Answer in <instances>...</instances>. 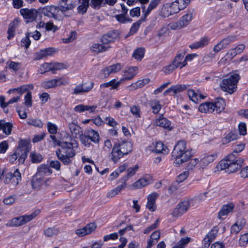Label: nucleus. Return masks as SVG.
I'll list each match as a JSON object with an SVG mask.
<instances>
[{"label": "nucleus", "mask_w": 248, "mask_h": 248, "mask_svg": "<svg viewBox=\"0 0 248 248\" xmlns=\"http://www.w3.org/2000/svg\"><path fill=\"white\" fill-rule=\"evenodd\" d=\"M160 1V0H152L146 10H145V6L142 7L144 10L145 16H147L153 9L156 8Z\"/></svg>", "instance_id": "a18cd8bd"}, {"label": "nucleus", "mask_w": 248, "mask_h": 248, "mask_svg": "<svg viewBox=\"0 0 248 248\" xmlns=\"http://www.w3.org/2000/svg\"><path fill=\"white\" fill-rule=\"evenodd\" d=\"M18 26V21L17 20H15L12 22H11L7 31L8 33V37L7 38L10 40L12 38H13L15 35V30L16 28Z\"/></svg>", "instance_id": "79ce46f5"}, {"label": "nucleus", "mask_w": 248, "mask_h": 248, "mask_svg": "<svg viewBox=\"0 0 248 248\" xmlns=\"http://www.w3.org/2000/svg\"><path fill=\"white\" fill-rule=\"evenodd\" d=\"M97 108V106L95 105H84L83 104H80L76 106L74 108V110L75 112H83L85 111H89L90 113H95L96 111V109Z\"/></svg>", "instance_id": "4be33fe9"}, {"label": "nucleus", "mask_w": 248, "mask_h": 248, "mask_svg": "<svg viewBox=\"0 0 248 248\" xmlns=\"http://www.w3.org/2000/svg\"><path fill=\"white\" fill-rule=\"evenodd\" d=\"M160 220L159 219H157L155 220V221L151 225L146 228L143 231V233L145 234H148L150 233L151 231L154 230L156 229L159 225Z\"/></svg>", "instance_id": "338daca9"}, {"label": "nucleus", "mask_w": 248, "mask_h": 248, "mask_svg": "<svg viewBox=\"0 0 248 248\" xmlns=\"http://www.w3.org/2000/svg\"><path fill=\"white\" fill-rule=\"evenodd\" d=\"M24 104L27 107H31L32 104L31 93L28 90L24 96Z\"/></svg>", "instance_id": "4d7b16f0"}, {"label": "nucleus", "mask_w": 248, "mask_h": 248, "mask_svg": "<svg viewBox=\"0 0 248 248\" xmlns=\"http://www.w3.org/2000/svg\"><path fill=\"white\" fill-rule=\"evenodd\" d=\"M150 81V78H146L141 80H139L137 82L133 83L131 84V86L135 89L140 88L143 87L145 85L149 83Z\"/></svg>", "instance_id": "864d4df0"}, {"label": "nucleus", "mask_w": 248, "mask_h": 248, "mask_svg": "<svg viewBox=\"0 0 248 248\" xmlns=\"http://www.w3.org/2000/svg\"><path fill=\"white\" fill-rule=\"evenodd\" d=\"M80 5L78 7V13L82 14L86 12L87 9L89 7V0H81Z\"/></svg>", "instance_id": "3c124183"}, {"label": "nucleus", "mask_w": 248, "mask_h": 248, "mask_svg": "<svg viewBox=\"0 0 248 248\" xmlns=\"http://www.w3.org/2000/svg\"><path fill=\"white\" fill-rule=\"evenodd\" d=\"M119 35L117 31H111L102 36L101 41L103 44L107 45V44L113 42L115 39H117Z\"/></svg>", "instance_id": "aec40b11"}, {"label": "nucleus", "mask_w": 248, "mask_h": 248, "mask_svg": "<svg viewBox=\"0 0 248 248\" xmlns=\"http://www.w3.org/2000/svg\"><path fill=\"white\" fill-rule=\"evenodd\" d=\"M172 93L174 96H176L178 93L186 90L187 87L185 84H177L176 85L171 86Z\"/></svg>", "instance_id": "09e8293b"}, {"label": "nucleus", "mask_w": 248, "mask_h": 248, "mask_svg": "<svg viewBox=\"0 0 248 248\" xmlns=\"http://www.w3.org/2000/svg\"><path fill=\"white\" fill-rule=\"evenodd\" d=\"M20 13L24 18L27 20V22L29 23L36 19L38 12L34 9L23 8L20 10Z\"/></svg>", "instance_id": "9d476101"}, {"label": "nucleus", "mask_w": 248, "mask_h": 248, "mask_svg": "<svg viewBox=\"0 0 248 248\" xmlns=\"http://www.w3.org/2000/svg\"><path fill=\"white\" fill-rule=\"evenodd\" d=\"M91 142L98 143L99 141L100 136L97 131L92 129H89L84 132Z\"/></svg>", "instance_id": "b1692460"}, {"label": "nucleus", "mask_w": 248, "mask_h": 248, "mask_svg": "<svg viewBox=\"0 0 248 248\" xmlns=\"http://www.w3.org/2000/svg\"><path fill=\"white\" fill-rule=\"evenodd\" d=\"M153 182V178L150 174H146L142 178L139 179L133 184V186L136 189L141 188Z\"/></svg>", "instance_id": "2eb2a0df"}, {"label": "nucleus", "mask_w": 248, "mask_h": 248, "mask_svg": "<svg viewBox=\"0 0 248 248\" xmlns=\"http://www.w3.org/2000/svg\"><path fill=\"white\" fill-rule=\"evenodd\" d=\"M119 147L122 150V153L125 155H127L132 150V145L131 142L128 141H124L118 145Z\"/></svg>", "instance_id": "a19ab883"}, {"label": "nucleus", "mask_w": 248, "mask_h": 248, "mask_svg": "<svg viewBox=\"0 0 248 248\" xmlns=\"http://www.w3.org/2000/svg\"><path fill=\"white\" fill-rule=\"evenodd\" d=\"M239 78L238 74H233L228 78L223 79L220 85L222 90L230 94L232 93L236 90Z\"/></svg>", "instance_id": "0eeeda50"}, {"label": "nucleus", "mask_w": 248, "mask_h": 248, "mask_svg": "<svg viewBox=\"0 0 248 248\" xmlns=\"http://www.w3.org/2000/svg\"><path fill=\"white\" fill-rule=\"evenodd\" d=\"M52 71L51 63H45L42 64L38 70L40 74H43L48 71Z\"/></svg>", "instance_id": "e2e57ef3"}, {"label": "nucleus", "mask_w": 248, "mask_h": 248, "mask_svg": "<svg viewBox=\"0 0 248 248\" xmlns=\"http://www.w3.org/2000/svg\"><path fill=\"white\" fill-rule=\"evenodd\" d=\"M199 160L198 158H193L189 160L188 163L186 166V169L188 170H192L194 169H197V167L199 166Z\"/></svg>", "instance_id": "6e6d98bb"}, {"label": "nucleus", "mask_w": 248, "mask_h": 248, "mask_svg": "<svg viewBox=\"0 0 248 248\" xmlns=\"http://www.w3.org/2000/svg\"><path fill=\"white\" fill-rule=\"evenodd\" d=\"M159 197V194L156 192H153L149 194L147 197L146 208L151 212H154L156 208L155 201Z\"/></svg>", "instance_id": "dca6fc26"}, {"label": "nucleus", "mask_w": 248, "mask_h": 248, "mask_svg": "<svg viewBox=\"0 0 248 248\" xmlns=\"http://www.w3.org/2000/svg\"><path fill=\"white\" fill-rule=\"evenodd\" d=\"M75 5L73 3L66 4V2H59L58 7L59 11H60L63 14L65 15L66 12L70 10H72Z\"/></svg>", "instance_id": "c9c22d12"}, {"label": "nucleus", "mask_w": 248, "mask_h": 248, "mask_svg": "<svg viewBox=\"0 0 248 248\" xmlns=\"http://www.w3.org/2000/svg\"><path fill=\"white\" fill-rule=\"evenodd\" d=\"M187 94L189 99L195 103L198 102V96L200 97V99H204L205 97L202 94H197L193 90H188L187 91Z\"/></svg>", "instance_id": "49530a36"}, {"label": "nucleus", "mask_w": 248, "mask_h": 248, "mask_svg": "<svg viewBox=\"0 0 248 248\" xmlns=\"http://www.w3.org/2000/svg\"><path fill=\"white\" fill-rule=\"evenodd\" d=\"M245 47L244 45L239 44L235 47L230 49L226 53V57L231 60L236 55L242 52Z\"/></svg>", "instance_id": "412c9836"}, {"label": "nucleus", "mask_w": 248, "mask_h": 248, "mask_svg": "<svg viewBox=\"0 0 248 248\" xmlns=\"http://www.w3.org/2000/svg\"><path fill=\"white\" fill-rule=\"evenodd\" d=\"M238 134L236 131H231L229 132L222 140L223 144H227L238 138Z\"/></svg>", "instance_id": "37998d69"}, {"label": "nucleus", "mask_w": 248, "mask_h": 248, "mask_svg": "<svg viewBox=\"0 0 248 248\" xmlns=\"http://www.w3.org/2000/svg\"><path fill=\"white\" fill-rule=\"evenodd\" d=\"M212 104L214 106L212 107L213 112L216 111L217 113L223 111L225 107V101L222 98H217L215 102L212 103Z\"/></svg>", "instance_id": "cd10ccee"}, {"label": "nucleus", "mask_w": 248, "mask_h": 248, "mask_svg": "<svg viewBox=\"0 0 248 248\" xmlns=\"http://www.w3.org/2000/svg\"><path fill=\"white\" fill-rule=\"evenodd\" d=\"M122 68L121 64L118 63L115 64L111 65L102 70V72L105 77H107L112 73H115L119 72Z\"/></svg>", "instance_id": "5701e85b"}, {"label": "nucleus", "mask_w": 248, "mask_h": 248, "mask_svg": "<svg viewBox=\"0 0 248 248\" xmlns=\"http://www.w3.org/2000/svg\"><path fill=\"white\" fill-rule=\"evenodd\" d=\"M13 124L11 122H6L4 120H0V130H2V132L6 135H10L11 134Z\"/></svg>", "instance_id": "393cba45"}, {"label": "nucleus", "mask_w": 248, "mask_h": 248, "mask_svg": "<svg viewBox=\"0 0 248 248\" xmlns=\"http://www.w3.org/2000/svg\"><path fill=\"white\" fill-rule=\"evenodd\" d=\"M236 36L234 35H229L222 39L215 46L214 51L215 52H218L221 49L226 47L232 42L236 39Z\"/></svg>", "instance_id": "ddd939ff"}, {"label": "nucleus", "mask_w": 248, "mask_h": 248, "mask_svg": "<svg viewBox=\"0 0 248 248\" xmlns=\"http://www.w3.org/2000/svg\"><path fill=\"white\" fill-rule=\"evenodd\" d=\"M209 39L207 37H203L199 41L193 43L189 45V47L191 49H198L203 47L206 46L209 43Z\"/></svg>", "instance_id": "7c9ffc66"}, {"label": "nucleus", "mask_w": 248, "mask_h": 248, "mask_svg": "<svg viewBox=\"0 0 248 248\" xmlns=\"http://www.w3.org/2000/svg\"><path fill=\"white\" fill-rule=\"evenodd\" d=\"M189 242L190 238H182L172 248H185Z\"/></svg>", "instance_id": "5fc2aeb1"}, {"label": "nucleus", "mask_w": 248, "mask_h": 248, "mask_svg": "<svg viewBox=\"0 0 248 248\" xmlns=\"http://www.w3.org/2000/svg\"><path fill=\"white\" fill-rule=\"evenodd\" d=\"M124 154L122 153V150L118 146H114L111 152V158L114 162H116L119 158L122 157Z\"/></svg>", "instance_id": "f704fd0d"}, {"label": "nucleus", "mask_w": 248, "mask_h": 248, "mask_svg": "<svg viewBox=\"0 0 248 248\" xmlns=\"http://www.w3.org/2000/svg\"><path fill=\"white\" fill-rule=\"evenodd\" d=\"M196 200L197 199H190L184 200L179 203L177 207L174 209L172 215L174 217H179L184 214L190 207L194 206L196 205Z\"/></svg>", "instance_id": "6e6552de"}, {"label": "nucleus", "mask_w": 248, "mask_h": 248, "mask_svg": "<svg viewBox=\"0 0 248 248\" xmlns=\"http://www.w3.org/2000/svg\"><path fill=\"white\" fill-rule=\"evenodd\" d=\"M155 123L157 126L162 127L167 130H170L172 129L171 122L166 118L160 117L155 120Z\"/></svg>", "instance_id": "a878e982"}, {"label": "nucleus", "mask_w": 248, "mask_h": 248, "mask_svg": "<svg viewBox=\"0 0 248 248\" xmlns=\"http://www.w3.org/2000/svg\"><path fill=\"white\" fill-rule=\"evenodd\" d=\"M121 84V82L120 80L118 81H116V80L115 79H113L108 82L101 84L100 85V88H105L111 86V89H118V87L120 86Z\"/></svg>", "instance_id": "58836bf2"}, {"label": "nucleus", "mask_w": 248, "mask_h": 248, "mask_svg": "<svg viewBox=\"0 0 248 248\" xmlns=\"http://www.w3.org/2000/svg\"><path fill=\"white\" fill-rule=\"evenodd\" d=\"M69 127L71 134L74 138H77L78 136H80L82 134L81 133L82 131L80 127L74 123H70L69 124Z\"/></svg>", "instance_id": "72a5a7b5"}, {"label": "nucleus", "mask_w": 248, "mask_h": 248, "mask_svg": "<svg viewBox=\"0 0 248 248\" xmlns=\"http://www.w3.org/2000/svg\"><path fill=\"white\" fill-rule=\"evenodd\" d=\"M217 157L216 154H212L205 156L202 158L199 162V167L197 168L199 170L205 169L210 163L213 162Z\"/></svg>", "instance_id": "6ab92c4d"}, {"label": "nucleus", "mask_w": 248, "mask_h": 248, "mask_svg": "<svg viewBox=\"0 0 248 248\" xmlns=\"http://www.w3.org/2000/svg\"><path fill=\"white\" fill-rule=\"evenodd\" d=\"M160 236L159 231H156L153 232L148 241L146 248H151V247L157 242Z\"/></svg>", "instance_id": "2f4dec72"}, {"label": "nucleus", "mask_w": 248, "mask_h": 248, "mask_svg": "<svg viewBox=\"0 0 248 248\" xmlns=\"http://www.w3.org/2000/svg\"><path fill=\"white\" fill-rule=\"evenodd\" d=\"M138 67L136 66L130 67L126 69L124 71V77L121 78V83L125 80L132 79L136 75Z\"/></svg>", "instance_id": "a211bd4d"}, {"label": "nucleus", "mask_w": 248, "mask_h": 248, "mask_svg": "<svg viewBox=\"0 0 248 248\" xmlns=\"http://www.w3.org/2000/svg\"><path fill=\"white\" fill-rule=\"evenodd\" d=\"M135 174V171H129L127 174V176H124L122 178V180L124 181V183L116 187L119 193L126 187V184L125 182L129 179V177L133 176Z\"/></svg>", "instance_id": "de8ad7c7"}, {"label": "nucleus", "mask_w": 248, "mask_h": 248, "mask_svg": "<svg viewBox=\"0 0 248 248\" xmlns=\"http://www.w3.org/2000/svg\"><path fill=\"white\" fill-rule=\"evenodd\" d=\"M21 174L20 171L8 172L5 174L4 183L5 184L11 183L14 186L17 185L21 180Z\"/></svg>", "instance_id": "9b49d317"}, {"label": "nucleus", "mask_w": 248, "mask_h": 248, "mask_svg": "<svg viewBox=\"0 0 248 248\" xmlns=\"http://www.w3.org/2000/svg\"><path fill=\"white\" fill-rule=\"evenodd\" d=\"M30 147V143L28 141L25 140H20L15 153L9 156V161L13 163L19 157V164H23L28 156Z\"/></svg>", "instance_id": "7ed1b4c3"}, {"label": "nucleus", "mask_w": 248, "mask_h": 248, "mask_svg": "<svg viewBox=\"0 0 248 248\" xmlns=\"http://www.w3.org/2000/svg\"><path fill=\"white\" fill-rule=\"evenodd\" d=\"M6 64L8 66L10 69L12 70L14 72L18 71L21 68V63L18 62L9 61L6 62Z\"/></svg>", "instance_id": "603ef678"}, {"label": "nucleus", "mask_w": 248, "mask_h": 248, "mask_svg": "<svg viewBox=\"0 0 248 248\" xmlns=\"http://www.w3.org/2000/svg\"><path fill=\"white\" fill-rule=\"evenodd\" d=\"M186 142L180 140L175 146L171 153L172 157L175 159L173 164L176 166H180L184 162L190 159L193 156L191 150L186 149Z\"/></svg>", "instance_id": "f257e3e1"}, {"label": "nucleus", "mask_w": 248, "mask_h": 248, "mask_svg": "<svg viewBox=\"0 0 248 248\" xmlns=\"http://www.w3.org/2000/svg\"><path fill=\"white\" fill-rule=\"evenodd\" d=\"M34 88L33 84H24L17 88H13L7 91V93L9 94H13L16 95V96H19L20 98L21 96L25 92L28 90H32Z\"/></svg>", "instance_id": "f8f14e48"}, {"label": "nucleus", "mask_w": 248, "mask_h": 248, "mask_svg": "<svg viewBox=\"0 0 248 248\" xmlns=\"http://www.w3.org/2000/svg\"><path fill=\"white\" fill-rule=\"evenodd\" d=\"M78 143L75 140L70 142L62 141L60 146L61 149L56 152L57 157L64 164H68L71 161L70 158L75 155V151L73 148L78 147Z\"/></svg>", "instance_id": "f03ea898"}, {"label": "nucleus", "mask_w": 248, "mask_h": 248, "mask_svg": "<svg viewBox=\"0 0 248 248\" xmlns=\"http://www.w3.org/2000/svg\"><path fill=\"white\" fill-rule=\"evenodd\" d=\"M218 232V228L217 226H215L213 229L206 234V236L213 241L217 235Z\"/></svg>", "instance_id": "774afa93"}, {"label": "nucleus", "mask_w": 248, "mask_h": 248, "mask_svg": "<svg viewBox=\"0 0 248 248\" xmlns=\"http://www.w3.org/2000/svg\"><path fill=\"white\" fill-rule=\"evenodd\" d=\"M27 123L29 125H33L35 127L41 128L43 125V123L41 120L39 119H28Z\"/></svg>", "instance_id": "0e129e2a"}, {"label": "nucleus", "mask_w": 248, "mask_h": 248, "mask_svg": "<svg viewBox=\"0 0 248 248\" xmlns=\"http://www.w3.org/2000/svg\"><path fill=\"white\" fill-rule=\"evenodd\" d=\"M193 16L191 12H189L182 16L178 20L180 27L182 28L187 26L193 19Z\"/></svg>", "instance_id": "bb28decb"}, {"label": "nucleus", "mask_w": 248, "mask_h": 248, "mask_svg": "<svg viewBox=\"0 0 248 248\" xmlns=\"http://www.w3.org/2000/svg\"><path fill=\"white\" fill-rule=\"evenodd\" d=\"M212 103L206 102L201 104L199 107V110L202 113H212L213 109Z\"/></svg>", "instance_id": "ea45409f"}, {"label": "nucleus", "mask_w": 248, "mask_h": 248, "mask_svg": "<svg viewBox=\"0 0 248 248\" xmlns=\"http://www.w3.org/2000/svg\"><path fill=\"white\" fill-rule=\"evenodd\" d=\"M183 58V54L180 53L178 54L175 56V59L172 62H173V63H174L178 67L182 68L187 64V63L185 60L183 62H182Z\"/></svg>", "instance_id": "c03bdc74"}, {"label": "nucleus", "mask_w": 248, "mask_h": 248, "mask_svg": "<svg viewBox=\"0 0 248 248\" xmlns=\"http://www.w3.org/2000/svg\"><path fill=\"white\" fill-rule=\"evenodd\" d=\"M59 12V7L53 5L46 6L42 10V13L44 16L55 19H58Z\"/></svg>", "instance_id": "4468645a"}, {"label": "nucleus", "mask_w": 248, "mask_h": 248, "mask_svg": "<svg viewBox=\"0 0 248 248\" xmlns=\"http://www.w3.org/2000/svg\"><path fill=\"white\" fill-rule=\"evenodd\" d=\"M96 227L94 223H89L84 227L77 230L76 233L79 236H83L92 233L95 230Z\"/></svg>", "instance_id": "f3484780"}, {"label": "nucleus", "mask_w": 248, "mask_h": 248, "mask_svg": "<svg viewBox=\"0 0 248 248\" xmlns=\"http://www.w3.org/2000/svg\"><path fill=\"white\" fill-rule=\"evenodd\" d=\"M140 168V167L139 164H136L133 167H130L129 164L127 163L123 164L119 168V170H137Z\"/></svg>", "instance_id": "13d9d810"}, {"label": "nucleus", "mask_w": 248, "mask_h": 248, "mask_svg": "<svg viewBox=\"0 0 248 248\" xmlns=\"http://www.w3.org/2000/svg\"><path fill=\"white\" fill-rule=\"evenodd\" d=\"M156 153H161L163 155L168 154L169 150L162 142H157L154 150Z\"/></svg>", "instance_id": "e433bc0d"}, {"label": "nucleus", "mask_w": 248, "mask_h": 248, "mask_svg": "<svg viewBox=\"0 0 248 248\" xmlns=\"http://www.w3.org/2000/svg\"><path fill=\"white\" fill-rule=\"evenodd\" d=\"M149 105L154 114L158 113L162 107L159 101L156 99L151 100L149 102Z\"/></svg>", "instance_id": "4c0bfd02"}, {"label": "nucleus", "mask_w": 248, "mask_h": 248, "mask_svg": "<svg viewBox=\"0 0 248 248\" xmlns=\"http://www.w3.org/2000/svg\"><path fill=\"white\" fill-rule=\"evenodd\" d=\"M126 15L124 14H119L115 16V17L116 20L123 24L126 23L127 22H131L132 19L128 17H126Z\"/></svg>", "instance_id": "052dcab7"}, {"label": "nucleus", "mask_w": 248, "mask_h": 248, "mask_svg": "<svg viewBox=\"0 0 248 248\" xmlns=\"http://www.w3.org/2000/svg\"><path fill=\"white\" fill-rule=\"evenodd\" d=\"M40 213L39 209H36L30 215H25L16 217L9 220L6 225L7 227H18L22 226L34 218Z\"/></svg>", "instance_id": "423d86ee"}, {"label": "nucleus", "mask_w": 248, "mask_h": 248, "mask_svg": "<svg viewBox=\"0 0 248 248\" xmlns=\"http://www.w3.org/2000/svg\"><path fill=\"white\" fill-rule=\"evenodd\" d=\"M144 53V48L143 47H139L134 50L132 56L137 60H141L143 58Z\"/></svg>", "instance_id": "8fccbe9b"}, {"label": "nucleus", "mask_w": 248, "mask_h": 248, "mask_svg": "<svg viewBox=\"0 0 248 248\" xmlns=\"http://www.w3.org/2000/svg\"><path fill=\"white\" fill-rule=\"evenodd\" d=\"M69 83L68 80L63 77L51 79L43 81L41 83V86L44 89H48L56 88V87L66 85Z\"/></svg>", "instance_id": "1a4fd4ad"}, {"label": "nucleus", "mask_w": 248, "mask_h": 248, "mask_svg": "<svg viewBox=\"0 0 248 248\" xmlns=\"http://www.w3.org/2000/svg\"><path fill=\"white\" fill-rule=\"evenodd\" d=\"M235 156L231 153L229 154L225 158L220 160L216 166L217 170H224L227 169H232L233 170H238L241 169L243 166L241 165L242 161L237 160L235 162L233 160Z\"/></svg>", "instance_id": "20e7f679"}, {"label": "nucleus", "mask_w": 248, "mask_h": 248, "mask_svg": "<svg viewBox=\"0 0 248 248\" xmlns=\"http://www.w3.org/2000/svg\"><path fill=\"white\" fill-rule=\"evenodd\" d=\"M245 220L242 219L237 220L231 227L232 233H238L244 227L245 224Z\"/></svg>", "instance_id": "c756f323"}, {"label": "nucleus", "mask_w": 248, "mask_h": 248, "mask_svg": "<svg viewBox=\"0 0 248 248\" xmlns=\"http://www.w3.org/2000/svg\"><path fill=\"white\" fill-rule=\"evenodd\" d=\"M30 156L31 162L34 163H38L43 159L42 156L40 154L37 153L35 152H31Z\"/></svg>", "instance_id": "bf43d9fd"}, {"label": "nucleus", "mask_w": 248, "mask_h": 248, "mask_svg": "<svg viewBox=\"0 0 248 248\" xmlns=\"http://www.w3.org/2000/svg\"><path fill=\"white\" fill-rule=\"evenodd\" d=\"M178 67L175 65L173 62H172L170 64L165 66L162 69V71L166 75L172 73Z\"/></svg>", "instance_id": "69168bd1"}, {"label": "nucleus", "mask_w": 248, "mask_h": 248, "mask_svg": "<svg viewBox=\"0 0 248 248\" xmlns=\"http://www.w3.org/2000/svg\"><path fill=\"white\" fill-rule=\"evenodd\" d=\"M233 205L232 203H230L224 205L218 212V217L220 219L223 218V216L228 215L232 211Z\"/></svg>", "instance_id": "473e14b6"}, {"label": "nucleus", "mask_w": 248, "mask_h": 248, "mask_svg": "<svg viewBox=\"0 0 248 248\" xmlns=\"http://www.w3.org/2000/svg\"><path fill=\"white\" fill-rule=\"evenodd\" d=\"M109 47V46L106 45V44H104L103 43L102 44L95 43L93 44L91 46V50L93 52L99 53L108 50Z\"/></svg>", "instance_id": "c85d7f7f"}, {"label": "nucleus", "mask_w": 248, "mask_h": 248, "mask_svg": "<svg viewBox=\"0 0 248 248\" xmlns=\"http://www.w3.org/2000/svg\"><path fill=\"white\" fill-rule=\"evenodd\" d=\"M60 231L58 228L56 227L48 228L46 229L45 232V234L48 237H51L57 235L59 233Z\"/></svg>", "instance_id": "680f3d73"}, {"label": "nucleus", "mask_w": 248, "mask_h": 248, "mask_svg": "<svg viewBox=\"0 0 248 248\" xmlns=\"http://www.w3.org/2000/svg\"><path fill=\"white\" fill-rule=\"evenodd\" d=\"M52 171H37L33 175L31 180V186L33 189L39 190L47 185L49 178L47 176L51 174Z\"/></svg>", "instance_id": "39448f33"}]
</instances>
